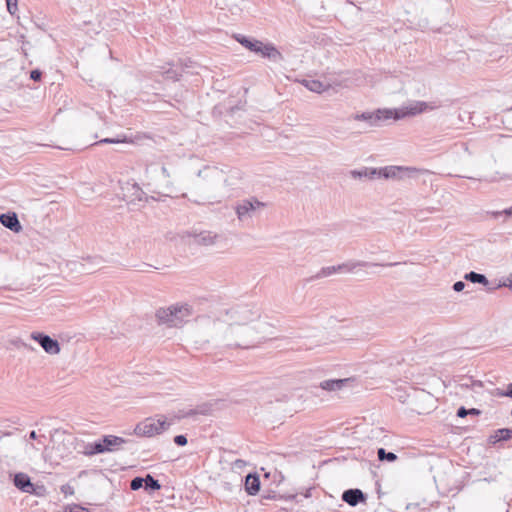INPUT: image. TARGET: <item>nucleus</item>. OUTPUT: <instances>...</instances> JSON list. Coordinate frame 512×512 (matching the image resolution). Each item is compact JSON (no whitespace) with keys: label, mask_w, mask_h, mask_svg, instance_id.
<instances>
[{"label":"nucleus","mask_w":512,"mask_h":512,"mask_svg":"<svg viewBox=\"0 0 512 512\" xmlns=\"http://www.w3.org/2000/svg\"><path fill=\"white\" fill-rule=\"evenodd\" d=\"M238 309H229L225 313H221L218 317L212 316H198L196 322V337L198 338L196 344H206L211 341L223 342V337L228 332L230 326L231 332H242L244 334H251L252 329L246 326L238 325L234 320V315L238 314Z\"/></svg>","instance_id":"obj_1"},{"label":"nucleus","mask_w":512,"mask_h":512,"mask_svg":"<svg viewBox=\"0 0 512 512\" xmlns=\"http://www.w3.org/2000/svg\"><path fill=\"white\" fill-rule=\"evenodd\" d=\"M428 108V105L426 102L423 101H417L413 104H410L409 106L402 108V109H384V110H377V112H363V113H357L352 116V119L355 121H364L368 124V126L373 127L377 126L379 121L382 119H400L406 116H415L417 114H420L424 112Z\"/></svg>","instance_id":"obj_2"},{"label":"nucleus","mask_w":512,"mask_h":512,"mask_svg":"<svg viewBox=\"0 0 512 512\" xmlns=\"http://www.w3.org/2000/svg\"><path fill=\"white\" fill-rule=\"evenodd\" d=\"M240 313L233 314L234 320L237 321L238 325L246 326L252 329L251 334H244L242 332H231L230 326L228 332L223 337V343L228 347H237L248 349L254 345L255 342L260 341V337L257 335L256 328L247 325V321L250 319L251 312L246 308H237Z\"/></svg>","instance_id":"obj_3"},{"label":"nucleus","mask_w":512,"mask_h":512,"mask_svg":"<svg viewBox=\"0 0 512 512\" xmlns=\"http://www.w3.org/2000/svg\"><path fill=\"white\" fill-rule=\"evenodd\" d=\"M192 315L193 308L187 303L172 304L156 311V318L160 324L176 328L182 327Z\"/></svg>","instance_id":"obj_4"},{"label":"nucleus","mask_w":512,"mask_h":512,"mask_svg":"<svg viewBox=\"0 0 512 512\" xmlns=\"http://www.w3.org/2000/svg\"><path fill=\"white\" fill-rule=\"evenodd\" d=\"M171 423L161 416L159 418L149 417L138 423L133 433L139 437H153L166 431Z\"/></svg>","instance_id":"obj_5"},{"label":"nucleus","mask_w":512,"mask_h":512,"mask_svg":"<svg viewBox=\"0 0 512 512\" xmlns=\"http://www.w3.org/2000/svg\"><path fill=\"white\" fill-rule=\"evenodd\" d=\"M266 207L264 202L259 201L255 197L243 199L239 201L235 206V213L240 222H248L255 217L258 212Z\"/></svg>","instance_id":"obj_6"},{"label":"nucleus","mask_w":512,"mask_h":512,"mask_svg":"<svg viewBox=\"0 0 512 512\" xmlns=\"http://www.w3.org/2000/svg\"><path fill=\"white\" fill-rule=\"evenodd\" d=\"M123 199L132 205H139L142 202H148L149 199L155 200L154 197H148L142 188L133 181H126L121 186Z\"/></svg>","instance_id":"obj_7"},{"label":"nucleus","mask_w":512,"mask_h":512,"mask_svg":"<svg viewBox=\"0 0 512 512\" xmlns=\"http://www.w3.org/2000/svg\"><path fill=\"white\" fill-rule=\"evenodd\" d=\"M377 172V178L395 179L402 178L403 176H415L420 170L414 167L386 166L377 169Z\"/></svg>","instance_id":"obj_8"},{"label":"nucleus","mask_w":512,"mask_h":512,"mask_svg":"<svg viewBox=\"0 0 512 512\" xmlns=\"http://www.w3.org/2000/svg\"><path fill=\"white\" fill-rule=\"evenodd\" d=\"M31 338L37 341L48 354L56 355L60 352L58 341L51 338L49 335L34 332L31 334Z\"/></svg>","instance_id":"obj_9"},{"label":"nucleus","mask_w":512,"mask_h":512,"mask_svg":"<svg viewBox=\"0 0 512 512\" xmlns=\"http://www.w3.org/2000/svg\"><path fill=\"white\" fill-rule=\"evenodd\" d=\"M213 410V404L203 403L192 409H183L179 411L178 418H189L196 415H209Z\"/></svg>","instance_id":"obj_10"},{"label":"nucleus","mask_w":512,"mask_h":512,"mask_svg":"<svg viewBox=\"0 0 512 512\" xmlns=\"http://www.w3.org/2000/svg\"><path fill=\"white\" fill-rule=\"evenodd\" d=\"M13 483L22 492L32 494L35 491V486L26 473H16L14 475Z\"/></svg>","instance_id":"obj_11"},{"label":"nucleus","mask_w":512,"mask_h":512,"mask_svg":"<svg viewBox=\"0 0 512 512\" xmlns=\"http://www.w3.org/2000/svg\"><path fill=\"white\" fill-rule=\"evenodd\" d=\"M0 223L9 230L19 233L22 226L19 222L18 216L15 212L3 213L0 215Z\"/></svg>","instance_id":"obj_12"},{"label":"nucleus","mask_w":512,"mask_h":512,"mask_svg":"<svg viewBox=\"0 0 512 512\" xmlns=\"http://www.w3.org/2000/svg\"><path fill=\"white\" fill-rule=\"evenodd\" d=\"M197 175L203 179L214 182L226 181L224 172L214 166H207L204 169L199 170Z\"/></svg>","instance_id":"obj_13"},{"label":"nucleus","mask_w":512,"mask_h":512,"mask_svg":"<svg viewBox=\"0 0 512 512\" xmlns=\"http://www.w3.org/2000/svg\"><path fill=\"white\" fill-rule=\"evenodd\" d=\"M342 500L350 506H356L360 502H365L366 495L360 489H348L343 492Z\"/></svg>","instance_id":"obj_14"},{"label":"nucleus","mask_w":512,"mask_h":512,"mask_svg":"<svg viewBox=\"0 0 512 512\" xmlns=\"http://www.w3.org/2000/svg\"><path fill=\"white\" fill-rule=\"evenodd\" d=\"M103 442L106 452H114L127 443L128 440L114 435H107L103 437Z\"/></svg>","instance_id":"obj_15"},{"label":"nucleus","mask_w":512,"mask_h":512,"mask_svg":"<svg viewBox=\"0 0 512 512\" xmlns=\"http://www.w3.org/2000/svg\"><path fill=\"white\" fill-rule=\"evenodd\" d=\"M245 490L249 495H256L260 490V478L257 474L249 473L245 477Z\"/></svg>","instance_id":"obj_16"},{"label":"nucleus","mask_w":512,"mask_h":512,"mask_svg":"<svg viewBox=\"0 0 512 512\" xmlns=\"http://www.w3.org/2000/svg\"><path fill=\"white\" fill-rule=\"evenodd\" d=\"M260 53L263 57H267L273 61L282 60V54L272 45V44H263L261 42Z\"/></svg>","instance_id":"obj_17"},{"label":"nucleus","mask_w":512,"mask_h":512,"mask_svg":"<svg viewBox=\"0 0 512 512\" xmlns=\"http://www.w3.org/2000/svg\"><path fill=\"white\" fill-rule=\"evenodd\" d=\"M378 264L369 263L365 261H349L340 265H337V269L339 272L350 273L353 272L358 267H369V266H377Z\"/></svg>","instance_id":"obj_18"},{"label":"nucleus","mask_w":512,"mask_h":512,"mask_svg":"<svg viewBox=\"0 0 512 512\" xmlns=\"http://www.w3.org/2000/svg\"><path fill=\"white\" fill-rule=\"evenodd\" d=\"M348 381H349L348 378L324 380L320 383V387L323 390H327V391H338V390H341L346 385V383Z\"/></svg>","instance_id":"obj_19"},{"label":"nucleus","mask_w":512,"mask_h":512,"mask_svg":"<svg viewBox=\"0 0 512 512\" xmlns=\"http://www.w3.org/2000/svg\"><path fill=\"white\" fill-rule=\"evenodd\" d=\"M377 168H367L364 167L359 170H352L350 172V175L354 179H361V178H368V179H375L377 178Z\"/></svg>","instance_id":"obj_20"},{"label":"nucleus","mask_w":512,"mask_h":512,"mask_svg":"<svg viewBox=\"0 0 512 512\" xmlns=\"http://www.w3.org/2000/svg\"><path fill=\"white\" fill-rule=\"evenodd\" d=\"M303 83L308 90L319 94L330 87L329 84L314 79L304 80Z\"/></svg>","instance_id":"obj_21"},{"label":"nucleus","mask_w":512,"mask_h":512,"mask_svg":"<svg viewBox=\"0 0 512 512\" xmlns=\"http://www.w3.org/2000/svg\"><path fill=\"white\" fill-rule=\"evenodd\" d=\"M217 238L218 235L212 232H201L196 235L195 241L197 244L210 246L216 243Z\"/></svg>","instance_id":"obj_22"},{"label":"nucleus","mask_w":512,"mask_h":512,"mask_svg":"<svg viewBox=\"0 0 512 512\" xmlns=\"http://www.w3.org/2000/svg\"><path fill=\"white\" fill-rule=\"evenodd\" d=\"M511 438H512V429L502 428V429L496 430L494 432V434L489 437V442L495 444L499 441H506Z\"/></svg>","instance_id":"obj_23"},{"label":"nucleus","mask_w":512,"mask_h":512,"mask_svg":"<svg viewBox=\"0 0 512 512\" xmlns=\"http://www.w3.org/2000/svg\"><path fill=\"white\" fill-rule=\"evenodd\" d=\"M237 40L239 43H241L244 47L249 49L250 51L258 53L260 51L261 47V41L258 40H251L244 36L237 37Z\"/></svg>","instance_id":"obj_24"},{"label":"nucleus","mask_w":512,"mask_h":512,"mask_svg":"<svg viewBox=\"0 0 512 512\" xmlns=\"http://www.w3.org/2000/svg\"><path fill=\"white\" fill-rule=\"evenodd\" d=\"M464 279L472 283H478L482 285H487L489 283L487 277L484 274H480L474 271L466 273Z\"/></svg>","instance_id":"obj_25"},{"label":"nucleus","mask_w":512,"mask_h":512,"mask_svg":"<svg viewBox=\"0 0 512 512\" xmlns=\"http://www.w3.org/2000/svg\"><path fill=\"white\" fill-rule=\"evenodd\" d=\"M145 481H144V488L145 490H148V491H156V490H159L161 488V485L159 483L158 480H156L154 477H152L151 475H146V477L144 478Z\"/></svg>","instance_id":"obj_26"},{"label":"nucleus","mask_w":512,"mask_h":512,"mask_svg":"<svg viewBox=\"0 0 512 512\" xmlns=\"http://www.w3.org/2000/svg\"><path fill=\"white\" fill-rule=\"evenodd\" d=\"M377 456L380 461H389L393 462L397 459V455L393 452H386L384 448H379L377 451Z\"/></svg>","instance_id":"obj_27"},{"label":"nucleus","mask_w":512,"mask_h":512,"mask_svg":"<svg viewBox=\"0 0 512 512\" xmlns=\"http://www.w3.org/2000/svg\"><path fill=\"white\" fill-rule=\"evenodd\" d=\"M339 272V269H337V265L336 266H328V267H323L315 276V278H323V277H328L334 273H337Z\"/></svg>","instance_id":"obj_28"},{"label":"nucleus","mask_w":512,"mask_h":512,"mask_svg":"<svg viewBox=\"0 0 512 512\" xmlns=\"http://www.w3.org/2000/svg\"><path fill=\"white\" fill-rule=\"evenodd\" d=\"M103 438L93 443V450L88 452L89 456L105 453Z\"/></svg>","instance_id":"obj_29"},{"label":"nucleus","mask_w":512,"mask_h":512,"mask_svg":"<svg viewBox=\"0 0 512 512\" xmlns=\"http://www.w3.org/2000/svg\"><path fill=\"white\" fill-rule=\"evenodd\" d=\"M161 73L164 75V77L166 79H171V80H179V78L181 76V74L177 70H174L172 68L163 70V71H161Z\"/></svg>","instance_id":"obj_30"},{"label":"nucleus","mask_w":512,"mask_h":512,"mask_svg":"<svg viewBox=\"0 0 512 512\" xmlns=\"http://www.w3.org/2000/svg\"><path fill=\"white\" fill-rule=\"evenodd\" d=\"M144 481L145 479L144 478H141V477H135L131 480L130 482V488L134 491L140 489L143 487L144 485Z\"/></svg>","instance_id":"obj_31"},{"label":"nucleus","mask_w":512,"mask_h":512,"mask_svg":"<svg viewBox=\"0 0 512 512\" xmlns=\"http://www.w3.org/2000/svg\"><path fill=\"white\" fill-rule=\"evenodd\" d=\"M40 450V448L38 447V444H34L32 442H29L27 441V444H26V452L31 456L33 455L34 453L38 452Z\"/></svg>","instance_id":"obj_32"},{"label":"nucleus","mask_w":512,"mask_h":512,"mask_svg":"<svg viewBox=\"0 0 512 512\" xmlns=\"http://www.w3.org/2000/svg\"><path fill=\"white\" fill-rule=\"evenodd\" d=\"M43 439H45V436L44 435L39 436V435H37V433L35 431H31L29 433V440H37L38 445H44Z\"/></svg>","instance_id":"obj_33"},{"label":"nucleus","mask_w":512,"mask_h":512,"mask_svg":"<svg viewBox=\"0 0 512 512\" xmlns=\"http://www.w3.org/2000/svg\"><path fill=\"white\" fill-rule=\"evenodd\" d=\"M7 10L10 14H15L17 11V0H6Z\"/></svg>","instance_id":"obj_34"},{"label":"nucleus","mask_w":512,"mask_h":512,"mask_svg":"<svg viewBox=\"0 0 512 512\" xmlns=\"http://www.w3.org/2000/svg\"><path fill=\"white\" fill-rule=\"evenodd\" d=\"M174 443L178 446H185L187 444V438L185 435H177L174 437Z\"/></svg>","instance_id":"obj_35"},{"label":"nucleus","mask_w":512,"mask_h":512,"mask_svg":"<svg viewBox=\"0 0 512 512\" xmlns=\"http://www.w3.org/2000/svg\"><path fill=\"white\" fill-rule=\"evenodd\" d=\"M120 142H125V139H118V138H105V139L100 140V141H99V142H97L96 144H102V143H109V144H113V143H120Z\"/></svg>","instance_id":"obj_36"},{"label":"nucleus","mask_w":512,"mask_h":512,"mask_svg":"<svg viewBox=\"0 0 512 512\" xmlns=\"http://www.w3.org/2000/svg\"><path fill=\"white\" fill-rule=\"evenodd\" d=\"M42 77V72L40 70H32L30 72V78L34 81H39Z\"/></svg>","instance_id":"obj_37"},{"label":"nucleus","mask_w":512,"mask_h":512,"mask_svg":"<svg viewBox=\"0 0 512 512\" xmlns=\"http://www.w3.org/2000/svg\"><path fill=\"white\" fill-rule=\"evenodd\" d=\"M466 284L463 281H457L453 284V290L455 292H461L464 290Z\"/></svg>","instance_id":"obj_38"},{"label":"nucleus","mask_w":512,"mask_h":512,"mask_svg":"<svg viewBox=\"0 0 512 512\" xmlns=\"http://www.w3.org/2000/svg\"><path fill=\"white\" fill-rule=\"evenodd\" d=\"M61 492L64 493L65 495H72L74 491L70 485L66 484L61 486Z\"/></svg>","instance_id":"obj_39"},{"label":"nucleus","mask_w":512,"mask_h":512,"mask_svg":"<svg viewBox=\"0 0 512 512\" xmlns=\"http://www.w3.org/2000/svg\"><path fill=\"white\" fill-rule=\"evenodd\" d=\"M468 415V411L465 407H460L458 410H457V416L458 417H461V418H464Z\"/></svg>","instance_id":"obj_40"},{"label":"nucleus","mask_w":512,"mask_h":512,"mask_svg":"<svg viewBox=\"0 0 512 512\" xmlns=\"http://www.w3.org/2000/svg\"><path fill=\"white\" fill-rule=\"evenodd\" d=\"M90 450H93V443H88L84 446V450L82 451V453L86 456H89L88 452Z\"/></svg>","instance_id":"obj_41"},{"label":"nucleus","mask_w":512,"mask_h":512,"mask_svg":"<svg viewBox=\"0 0 512 512\" xmlns=\"http://www.w3.org/2000/svg\"><path fill=\"white\" fill-rule=\"evenodd\" d=\"M503 286L512 288V274L505 279Z\"/></svg>","instance_id":"obj_42"},{"label":"nucleus","mask_w":512,"mask_h":512,"mask_svg":"<svg viewBox=\"0 0 512 512\" xmlns=\"http://www.w3.org/2000/svg\"><path fill=\"white\" fill-rule=\"evenodd\" d=\"M70 512H88V510L80 506H74L70 508Z\"/></svg>","instance_id":"obj_43"},{"label":"nucleus","mask_w":512,"mask_h":512,"mask_svg":"<svg viewBox=\"0 0 512 512\" xmlns=\"http://www.w3.org/2000/svg\"><path fill=\"white\" fill-rule=\"evenodd\" d=\"M501 395L512 398V383L508 385L507 391L501 393Z\"/></svg>","instance_id":"obj_44"},{"label":"nucleus","mask_w":512,"mask_h":512,"mask_svg":"<svg viewBox=\"0 0 512 512\" xmlns=\"http://www.w3.org/2000/svg\"><path fill=\"white\" fill-rule=\"evenodd\" d=\"M469 382H471V388L473 390H476L477 387H482V383L480 381H474L469 379Z\"/></svg>","instance_id":"obj_45"},{"label":"nucleus","mask_w":512,"mask_h":512,"mask_svg":"<svg viewBox=\"0 0 512 512\" xmlns=\"http://www.w3.org/2000/svg\"><path fill=\"white\" fill-rule=\"evenodd\" d=\"M468 415H479L481 413L480 410L476 408L467 409Z\"/></svg>","instance_id":"obj_46"},{"label":"nucleus","mask_w":512,"mask_h":512,"mask_svg":"<svg viewBox=\"0 0 512 512\" xmlns=\"http://www.w3.org/2000/svg\"><path fill=\"white\" fill-rule=\"evenodd\" d=\"M490 215H491L493 218H497V217H499L500 215H504V210H502V211H493V212H490Z\"/></svg>","instance_id":"obj_47"},{"label":"nucleus","mask_w":512,"mask_h":512,"mask_svg":"<svg viewBox=\"0 0 512 512\" xmlns=\"http://www.w3.org/2000/svg\"><path fill=\"white\" fill-rule=\"evenodd\" d=\"M245 464V462L243 460H240V459H237L235 462H234V465L238 468H241L243 465Z\"/></svg>","instance_id":"obj_48"},{"label":"nucleus","mask_w":512,"mask_h":512,"mask_svg":"<svg viewBox=\"0 0 512 512\" xmlns=\"http://www.w3.org/2000/svg\"><path fill=\"white\" fill-rule=\"evenodd\" d=\"M74 439L71 436H68L64 439V444L67 443L69 445L73 444Z\"/></svg>","instance_id":"obj_49"},{"label":"nucleus","mask_w":512,"mask_h":512,"mask_svg":"<svg viewBox=\"0 0 512 512\" xmlns=\"http://www.w3.org/2000/svg\"><path fill=\"white\" fill-rule=\"evenodd\" d=\"M504 215L512 216V206L509 207V208L504 209Z\"/></svg>","instance_id":"obj_50"},{"label":"nucleus","mask_w":512,"mask_h":512,"mask_svg":"<svg viewBox=\"0 0 512 512\" xmlns=\"http://www.w3.org/2000/svg\"><path fill=\"white\" fill-rule=\"evenodd\" d=\"M162 173H163V175H164L165 177H169V176H170V174H169V172H168L167 168H166V167H164V166L162 167Z\"/></svg>","instance_id":"obj_51"},{"label":"nucleus","mask_w":512,"mask_h":512,"mask_svg":"<svg viewBox=\"0 0 512 512\" xmlns=\"http://www.w3.org/2000/svg\"><path fill=\"white\" fill-rule=\"evenodd\" d=\"M462 386L471 387V382H469V380H468L467 382L463 383Z\"/></svg>","instance_id":"obj_52"},{"label":"nucleus","mask_w":512,"mask_h":512,"mask_svg":"<svg viewBox=\"0 0 512 512\" xmlns=\"http://www.w3.org/2000/svg\"><path fill=\"white\" fill-rule=\"evenodd\" d=\"M395 265H398V263H388V264H385V266H395Z\"/></svg>","instance_id":"obj_53"}]
</instances>
